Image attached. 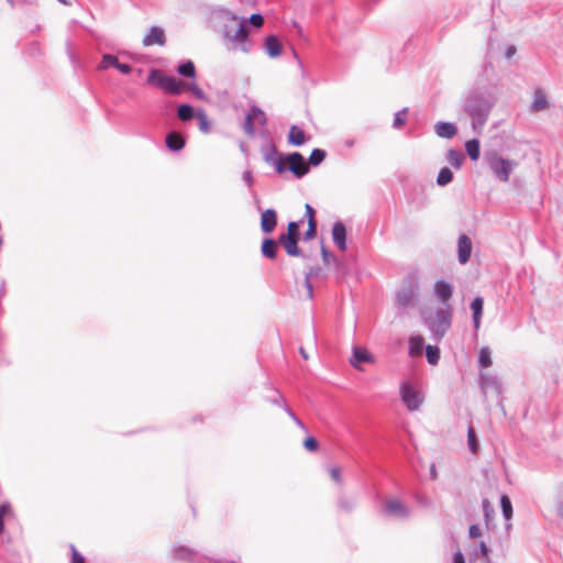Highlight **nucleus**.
<instances>
[{"label": "nucleus", "mask_w": 563, "mask_h": 563, "mask_svg": "<svg viewBox=\"0 0 563 563\" xmlns=\"http://www.w3.org/2000/svg\"><path fill=\"white\" fill-rule=\"evenodd\" d=\"M249 22L255 27H261L264 24V18L261 14L255 13L250 16Z\"/></svg>", "instance_id": "obj_49"}, {"label": "nucleus", "mask_w": 563, "mask_h": 563, "mask_svg": "<svg viewBox=\"0 0 563 563\" xmlns=\"http://www.w3.org/2000/svg\"><path fill=\"white\" fill-rule=\"evenodd\" d=\"M486 163L494 176L504 183L509 180L511 173L517 168L518 162L505 158L497 152H489L485 155Z\"/></svg>", "instance_id": "obj_3"}, {"label": "nucleus", "mask_w": 563, "mask_h": 563, "mask_svg": "<svg viewBox=\"0 0 563 563\" xmlns=\"http://www.w3.org/2000/svg\"><path fill=\"white\" fill-rule=\"evenodd\" d=\"M453 563H465L464 556L460 551L454 553Z\"/></svg>", "instance_id": "obj_58"}, {"label": "nucleus", "mask_w": 563, "mask_h": 563, "mask_svg": "<svg viewBox=\"0 0 563 563\" xmlns=\"http://www.w3.org/2000/svg\"><path fill=\"white\" fill-rule=\"evenodd\" d=\"M479 385L481 388L484 391H495L496 394L501 393V383L497 375L488 373V372H481L479 374Z\"/></svg>", "instance_id": "obj_10"}, {"label": "nucleus", "mask_w": 563, "mask_h": 563, "mask_svg": "<svg viewBox=\"0 0 563 563\" xmlns=\"http://www.w3.org/2000/svg\"><path fill=\"white\" fill-rule=\"evenodd\" d=\"M453 179V173L449 167H443L440 169L439 175L437 177V184L439 186H446Z\"/></svg>", "instance_id": "obj_33"}, {"label": "nucleus", "mask_w": 563, "mask_h": 563, "mask_svg": "<svg viewBox=\"0 0 563 563\" xmlns=\"http://www.w3.org/2000/svg\"><path fill=\"white\" fill-rule=\"evenodd\" d=\"M452 292H453V287L451 284H449L444 280H439L435 283L434 294L440 301L446 302L451 298Z\"/></svg>", "instance_id": "obj_19"}, {"label": "nucleus", "mask_w": 563, "mask_h": 563, "mask_svg": "<svg viewBox=\"0 0 563 563\" xmlns=\"http://www.w3.org/2000/svg\"><path fill=\"white\" fill-rule=\"evenodd\" d=\"M115 68L121 71L122 74H129L131 71V66L128 65V64H121V63H117L115 65Z\"/></svg>", "instance_id": "obj_55"}, {"label": "nucleus", "mask_w": 563, "mask_h": 563, "mask_svg": "<svg viewBox=\"0 0 563 563\" xmlns=\"http://www.w3.org/2000/svg\"><path fill=\"white\" fill-rule=\"evenodd\" d=\"M177 114L181 121H188L196 115V112H194L192 107L189 104H180L177 109Z\"/></svg>", "instance_id": "obj_35"}, {"label": "nucleus", "mask_w": 563, "mask_h": 563, "mask_svg": "<svg viewBox=\"0 0 563 563\" xmlns=\"http://www.w3.org/2000/svg\"><path fill=\"white\" fill-rule=\"evenodd\" d=\"M500 506H501V510H503V515H504L505 519L510 520L512 517V506H511V501L508 496H506V495L501 496Z\"/></svg>", "instance_id": "obj_36"}, {"label": "nucleus", "mask_w": 563, "mask_h": 563, "mask_svg": "<svg viewBox=\"0 0 563 563\" xmlns=\"http://www.w3.org/2000/svg\"><path fill=\"white\" fill-rule=\"evenodd\" d=\"M13 518L11 505L5 501L0 505V536H4V525Z\"/></svg>", "instance_id": "obj_23"}, {"label": "nucleus", "mask_w": 563, "mask_h": 563, "mask_svg": "<svg viewBox=\"0 0 563 563\" xmlns=\"http://www.w3.org/2000/svg\"><path fill=\"white\" fill-rule=\"evenodd\" d=\"M430 473H431L432 478H437V470H435L434 465L431 466Z\"/></svg>", "instance_id": "obj_63"}, {"label": "nucleus", "mask_w": 563, "mask_h": 563, "mask_svg": "<svg viewBox=\"0 0 563 563\" xmlns=\"http://www.w3.org/2000/svg\"><path fill=\"white\" fill-rule=\"evenodd\" d=\"M243 180L245 181V184L251 187L252 184H253V177H252V174L251 172L246 170L243 173V176H242Z\"/></svg>", "instance_id": "obj_56"}, {"label": "nucleus", "mask_w": 563, "mask_h": 563, "mask_svg": "<svg viewBox=\"0 0 563 563\" xmlns=\"http://www.w3.org/2000/svg\"><path fill=\"white\" fill-rule=\"evenodd\" d=\"M423 350V338L421 335H412L409 339V354L411 356H420Z\"/></svg>", "instance_id": "obj_28"}, {"label": "nucleus", "mask_w": 563, "mask_h": 563, "mask_svg": "<svg viewBox=\"0 0 563 563\" xmlns=\"http://www.w3.org/2000/svg\"><path fill=\"white\" fill-rule=\"evenodd\" d=\"M481 553L486 556L487 553H488V548L486 547V544L484 542L481 543Z\"/></svg>", "instance_id": "obj_61"}, {"label": "nucleus", "mask_w": 563, "mask_h": 563, "mask_svg": "<svg viewBox=\"0 0 563 563\" xmlns=\"http://www.w3.org/2000/svg\"><path fill=\"white\" fill-rule=\"evenodd\" d=\"M277 223V216L275 210L267 209L261 216V229L264 233H271L274 231Z\"/></svg>", "instance_id": "obj_18"}, {"label": "nucleus", "mask_w": 563, "mask_h": 563, "mask_svg": "<svg viewBox=\"0 0 563 563\" xmlns=\"http://www.w3.org/2000/svg\"><path fill=\"white\" fill-rule=\"evenodd\" d=\"M164 78H165V75L161 70L153 69L150 71L147 81L150 84H154V85H157L161 87Z\"/></svg>", "instance_id": "obj_42"}, {"label": "nucleus", "mask_w": 563, "mask_h": 563, "mask_svg": "<svg viewBox=\"0 0 563 563\" xmlns=\"http://www.w3.org/2000/svg\"><path fill=\"white\" fill-rule=\"evenodd\" d=\"M493 107L494 101L482 93H472L464 100L463 111L470 118L475 134H482Z\"/></svg>", "instance_id": "obj_2"}, {"label": "nucleus", "mask_w": 563, "mask_h": 563, "mask_svg": "<svg viewBox=\"0 0 563 563\" xmlns=\"http://www.w3.org/2000/svg\"><path fill=\"white\" fill-rule=\"evenodd\" d=\"M467 442H468L470 450L473 453H476L478 443H477L475 430L473 428H470L467 431Z\"/></svg>", "instance_id": "obj_45"}, {"label": "nucleus", "mask_w": 563, "mask_h": 563, "mask_svg": "<svg viewBox=\"0 0 563 563\" xmlns=\"http://www.w3.org/2000/svg\"><path fill=\"white\" fill-rule=\"evenodd\" d=\"M324 157L325 152L323 150L316 148L310 154L309 164L317 166L324 159Z\"/></svg>", "instance_id": "obj_41"}, {"label": "nucleus", "mask_w": 563, "mask_h": 563, "mask_svg": "<svg viewBox=\"0 0 563 563\" xmlns=\"http://www.w3.org/2000/svg\"><path fill=\"white\" fill-rule=\"evenodd\" d=\"M3 560L5 563H31L30 555H24L22 553V547L19 544L7 547L4 549Z\"/></svg>", "instance_id": "obj_11"}, {"label": "nucleus", "mask_w": 563, "mask_h": 563, "mask_svg": "<svg viewBox=\"0 0 563 563\" xmlns=\"http://www.w3.org/2000/svg\"><path fill=\"white\" fill-rule=\"evenodd\" d=\"M288 141L295 146H300L307 141V137L300 128L292 125L289 130Z\"/></svg>", "instance_id": "obj_26"}, {"label": "nucleus", "mask_w": 563, "mask_h": 563, "mask_svg": "<svg viewBox=\"0 0 563 563\" xmlns=\"http://www.w3.org/2000/svg\"><path fill=\"white\" fill-rule=\"evenodd\" d=\"M306 216L308 218V222L314 220V210L310 205H306Z\"/></svg>", "instance_id": "obj_57"}, {"label": "nucleus", "mask_w": 563, "mask_h": 563, "mask_svg": "<svg viewBox=\"0 0 563 563\" xmlns=\"http://www.w3.org/2000/svg\"><path fill=\"white\" fill-rule=\"evenodd\" d=\"M332 239L335 245L341 250H346V229L342 222H335L332 228Z\"/></svg>", "instance_id": "obj_15"}, {"label": "nucleus", "mask_w": 563, "mask_h": 563, "mask_svg": "<svg viewBox=\"0 0 563 563\" xmlns=\"http://www.w3.org/2000/svg\"><path fill=\"white\" fill-rule=\"evenodd\" d=\"M177 70L180 75L186 77H195L196 75L195 65L190 60L179 65Z\"/></svg>", "instance_id": "obj_40"}, {"label": "nucleus", "mask_w": 563, "mask_h": 563, "mask_svg": "<svg viewBox=\"0 0 563 563\" xmlns=\"http://www.w3.org/2000/svg\"><path fill=\"white\" fill-rule=\"evenodd\" d=\"M306 287H307V295L309 298H312V287L309 282V275L306 276Z\"/></svg>", "instance_id": "obj_60"}, {"label": "nucleus", "mask_w": 563, "mask_h": 563, "mask_svg": "<svg viewBox=\"0 0 563 563\" xmlns=\"http://www.w3.org/2000/svg\"><path fill=\"white\" fill-rule=\"evenodd\" d=\"M285 164H287L285 162V158L284 159L283 158H278V159H276L274 162V165H275V168H276L277 173L282 174V173H284L286 170V165Z\"/></svg>", "instance_id": "obj_53"}, {"label": "nucleus", "mask_w": 563, "mask_h": 563, "mask_svg": "<svg viewBox=\"0 0 563 563\" xmlns=\"http://www.w3.org/2000/svg\"><path fill=\"white\" fill-rule=\"evenodd\" d=\"M255 122L254 120L249 117V114L246 115L245 118V122H244V131L246 134L249 135H253L254 134V131H255Z\"/></svg>", "instance_id": "obj_48"}, {"label": "nucleus", "mask_w": 563, "mask_h": 563, "mask_svg": "<svg viewBox=\"0 0 563 563\" xmlns=\"http://www.w3.org/2000/svg\"><path fill=\"white\" fill-rule=\"evenodd\" d=\"M426 355L429 364L437 365L440 360V350L433 345L426 346Z\"/></svg>", "instance_id": "obj_34"}, {"label": "nucleus", "mask_w": 563, "mask_h": 563, "mask_svg": "<svg viewBox=\"0 0 563 563\" xmlns=\"http://www.w3.org/2000/svg\"><path fill=\"white\" fill-rule=\"evenodd\" d=\"M166 145L172 151H179L184 147L185 141L180 134L172 132L166 137Z\"/></svg>", "instance_id": "obj_27"}, {"label": "nucleus", "mask_w": 563, "mask_h": 563, "mask_svg": "<svg viewBox=\"0 0 563 563\" xmlns=\"http://www.w3.org/2000/svg\"><path fill=\"white\" fill-rule=\"evenodd\" d=\"M465 150L472 161H477L479 157V141L476 139L466 141Z\"/></svg>", "instance_id": "obj_31"}, {"label": "nucleus", "mask_w": 563, "mask_h": 563, "mask_svg": "<svg viewBox=\"0 0 563 563\" xmlns=\"http://www.w3.org/2000/svg\"><path fill=\"white\" fill-rule=\"evenodd\" d=\"M308 227L309 228H308L307 232L305 233V239L306 240H310V239L314 238L316 231H317V229H316V221L314 220L309 221Z\"/></svg>", "instance_id": "obj_50"}, {"label": "nucleus", "mask_w": 563, "mask_h": 563, "mask_svg": "<svg viewBox=\"0 0 563 563\" xmlns=\"http://www.w3.org/2000/svg\"><path fill=\"white\" fill-rule=\"evenodd\" d=\"M71 563H85V558L71 545Z\"/></svg>", "instance_id": "obj_51"}, {"label": "nucleus", "mask_w": 563, "mask_h": 563, "mask_svg": "<svg viewBox=\"0 0 563 563\" xmlns=\"http://www.w3.org/2000/svg\"><path fill=\"white\" fill-rule=\"evenodd\" d=\"M468 533H470V537H471L472 539H476V538L481 537L482 531H481V529H479V527H478V526L473 525V526H471V527H470V531H468Z\"/></svg>", "instance_id": "obj_54"}, {"label": "nucleus", "mask_w": 563, "mask_h": 563, "mask_svg": "<svg viewBox=\"0 0 563 563\" xmlns=\"http://www.w3.org/2000/svg\"><path fill=\"white\" fill-rule=\"evenodd\" d=\"M196 118L199 121V129L203 133H208L210 131V122L208 117L203 110L196 111Z\"/></svg>", "instance_id": "obj_37"}, {"label": "nucleus", "mask_w": 563, "mask_h": 563, "mask_svg": "<svg viewBox=\"0 0 563 563\" xmlns=\"http://www.w3.org/2000/svg\"><path fill=\"white\" fill-rule=\"evenodd\" d=\"M117 63H118V58L114 55L104 54L102 56V59H101L100 64L98 65V69L99 70H106L110 66L115 67Z\"/></svg>", "instance_id": "obj_39"}, {"label": "nucleus", "mask_w": 563, "mask_h": 563, "mask_svg": "<svg viewBox=\"0 0 563 563\" xmlns=\"http://www.w3.org/2000/svg\"><path fill=\"white\" fill-rule=\"evenodd\" d=\"M265 49L269 57L276 58L282 54V44L275 35H269L265 40Z\"/></svg>", "instance_id": "obj_21"}, {"label": "nucleus", "mask_w": 563, "mask_h": 563, "mask_svg": "<svg viewBox=\"0 0 563 563\" xmlns=\"http://www.w3.org/2000/svg\"><path fill=\"white\" fill-rule=\"evenodd\" d=\"M196 555L197 553L186 545L176 544L172 549V556L178 562H190Z\"/></svg>", "instance_id": "obj_13"}, {"label": "nucleus", "mask_w": 563, "mask_h": 563, "mask_svg": "<svg viewBox=\"0 0 563 563\" xmlns=\"http://www.w3.org/2000/svg\"><path fill=\"white\" fill-rule=\"evenodd\" d=\"M423 319L437 341L444 336L451 325V312L443 308L434 313H424Z\"/></svg>", "instance_id": "obj_5"}, {"label": "nucleus", "mask_w": 563, "mask_h": 563, "mask_svg": "<svg viewBox=\"0 0 563 563\" xmlns=\"http://www.w3.org/2000/svg\"><path fill=\"white\" fill-rule=\"evenodd\" d=\"M548 98L542 90H537L533 95V100L531 103V111L539 112L545 110L548 108Z\"/></svg>", "instance_id": "obj_24"}, {"label": "nucleus", "mask_w": 563, "mask_h": 563, "mask_svg": "<svg viewBox=\"0 0 563 563\" xmlns=\"http://www.w3.org/2000/svg\"><path fill=\"white\" fill-rule=\"evenodd\" d=\"M417 284L413 280H406L396 294L395 303L398 308L409 307L415 299L417 292Z\"/></svg>", "instance_id": "obj_7"}, {"label": "nucleus", "mask_w": 563, "mask_h": 563, "mask_svg": "<svg viewBox=\"0 0 563 563\" xmlns=\"http://www.w3.org/2000/svg\"><path fill=\"white\" fill-rule=\"evenodd\" d=\"M297 242L298 239H292L289 236H279V243L283 245L287 254L290 256H298L300 254Z\"/></svg>", "instance_id": "obj_25"}, {"label": "nucleus", "mask_w": 563, "mask_h": 563, "mask_svg": "<svg viewBox=\"0 0 563 563\" xmlns=\"http://www.w3.org/2000/svg\"><path fill=\"white\" fill-rule=\"evenodd\" d=\"M330 478L338 485L343 484L342 470L339 466H331L329 468Z\"/></svg>", "instance_id": "obj_43"}, {"label": "nucleus", "mask_w": 563, "mask_h": 563, "mask_svg": "<svg viewBox=\"0 0 563 563\" xmlns=\"http://www.w3.org/2000/svg\"><path fill=\"white\" fill-rule=\"evenodd\" d=\"M457 254L459 262L461 264H466L470 261L472 254V242L465 234L461 235L457 240Z\"/></svg>", "instance_id": "obj_12"}, {"label": "nucleus", "mask_w": 563, "mask_h": 563, "mask_svg": "<svg viewBox=\"0 0 563 563\" xmlns=\"http://www.w3.org/2000/svg\"><path fill=\"white\" fill-rule=\"evenodd\" d=\"M187 89L190 90L197 99L202 100V101L208 100L207 95L197 85H195V84L188 85Z\"/></svg>", "instance_id": "obj_47"}, {"label": "nucleus", "mask_w": 563, "mask_h": 563, "mask_svg": "<svg viewBox=\"0 0 563 563\" xmlns=\"http://www.w3.org/2000/svg\"><path fill=\"white\" fill-rule=\"evenodd\" d=\"M483 306H484V300L482 297H476L471 302V310L473 312V323H474V328L476 330L479 329V327H481V320H482V316H483Z\"/></svg>", "instance_id": "obj_22"}, {"label": "nucleus", "mask_w": 563, "mask_h": 563, "mask_svg": "<svg viewBox=\"0 0 563 563\" xmlns=\"http://www.w3.org/2000/svg\"><path fill=\"white\" fill-rule=\"evenodd\" d=\"M24 54L30 56V57H32V55H33V46H32V44L29 45V47L25 49Z\"/></svg>", "instance_id": "obj_62"}, {"label": "nucleus", "mask_w": 563, "mask_h": 563, "mask_svg": "<svg viewBox=\"0 0 563 563\" xmlns=\"http://www.w3.org/2000/svg\"><path fill=\"white\" fill-rule=\"evenodd\" d=\"M407 109H402L395 113L393 126L395 129H400L406 123Z\"/></svg>", "instance_id": "obj_44"}, {"label": "nucleus", "mask_w": 563, "mask_h": 563, "mask_svg": "<svg viewBox=\"0 0 563 563\" xmlns=\"http://www.w3.org/2000/svg\"><path fill=\"white\" fill-rule=\"evenodd\" d=\"M303 445L308 451H314L318 448V442L313 438H307Z\"/></svg>", "instance_id": "obj_52"}, {"label": "nucleus", "mask_w": 563, "mask_h": 563, "mask_svg": "<svg viewBox=\"0 0 563 563\" xmlns=\"http://www.w3.org/2000/svg\"><path fill=\"white\" fill-rule=\"evenodd\" d=\"M434 133L442 139H452L457 133V128L454 123L439 121L433 126Z\"/></svg>", "instance_id": "obj_14"}, {"label": "nucleus", "mask_w": 563, "mask_h": 563, "mask_svg": "<svg viewBox=\"0 0 563 563\" xmlns=\"http://www.w3.org/2000/svg\"><path fill=\"white\" fill-rule=\"evenodd\" d=\"M280 236H289L292 239H298L299 236V225L297 222H289L287 227V232L282 234Z\"/></svg>", "instance_id": "obj_46"}, {"label": "nucleus", "mask_w": 563, "mask_h": 563, "mask_svg": "<svg viewBox=\"0 0 563 563\" xmlns=\"http://www.w3.org/2000/svg\"><path fill=\"white\" fill-rule=\"evenodd\" d=\"M185 85L177 80L175 77L166 76L163 79L161 88L165 89L169 93L178 95L183 91Z\"/></svg>", "instance_id": "obj_20"}, {"label": "nucleus", "mask_w": 563, "mask_h": 563, "mask_svg": "<svg viewBox=\"0 0 563 563\" xmlns=\"http://www.w3.org/2000/svg\"><path fill=\"white\" fill-rule=\"evenodd\" d=\"M374 362L375 357L368 352L367 349L356 345L353 346L350 363L354 368L363 371V367L361 366L362 363L372 364Z\"/></svg>", "instance_id": "obj_9"}, {"label": "nucleus", "mask_w": 563, "mask_h": 563, "mask_svg": "<svg viewBox=\"0 0 563 563\" xmlns=\"http://www.w3.org/2000/svg\"><path fill=\"white\" fill-rule=\"evenodd\" d=\"M516 54V47L514 45H510L507 47L505 56L507 58H511Z\"/></svg>", "instance_id": "obj_59"}, {"label": "nucleus", "mask_w": 563, "mask_h": 563, "mask_svg": "<svg viewBox=\"0 0 563 563\" xmlns=\"http://www.w3.org/2000/svg\"><path fill=\"white\" fill-rule=\"evenodd\" d=\"M164 45L165 44V33L164 30L157 26L151 27L148 34H146L143 38V45Z\"/></svg>", "instance_id": "obj_17"}, {"label": "nucleus", "mask_w": 563, "mask_h": 563, "mask_svg": "<svg viewBox=\"0 0 563 563\" xmlns=\"http://www.w3.org/2000/svg\"><path fill=\"white\" fill-rule=\"evenodd\" d=\"M276 252H277V243H276V241H274L272 239H266V240L263 241L262 254L265 257L274 258L276 256Z\"/></svg>", "instance_id": "obj_29"}, {"label": "nucleus", "mask_w": 563, "mask_h": 563, "mask_svg": "<svg viewBox=\"0 0 563 563\" xmlns=\"http://www.w3.org/2000/svg\"><path fill=\"white\" fill-rule=\"evenodd\" d=\"M249 117H251L254 120V122L258 125L266 124V115L257 107H252L251 111L249 112Z\"/></svg>", "instance_id": "obj_38"}, {"label": "nucleus", "mask_w": 563, "mask_h": 563, "mask_svg": "<svg viewBox=\"0 0 563 563\" xmlns=\"http://www.w3.org/2000/svg\"><path fill=\"white\" fill-rule=\"evenodd\" d=\"M321 254H322V260H323L324 264L333 265L338 275H341V276L347 275L349 271H347L345 264L341 260H339L335 256H333L332 254H330L324 247H322Z\"/></svg>", "instance_id": "obj_16"}, {"label": "nucleus", "mask_w": 563, "mask_h": 563, "mask_svg": "<svg viewBox=\"0 0 563 563\" xmlns=\"http://www.w3.org/2000/svg\"><path fill=\"white\" fill-rule=\"evenodd\" d=\"M4 291V282L0 279V298L3 296Z\"/></svg>", "instance_id": "obj_64"}, {"label": "nucleus", "mask_w": 563, "mask_h": 563, "mask_svg": "<svg viewBox=\"0 0 563 563\" xmlns=\"http://www.w3.org/2000/svg\"><path fill=\"white\" fill-rule=\"evenodd\" d=\"M448 162L455 168H460L464 162V155L456 150H449L446 154Z\"/></svg>", "instance_id": "obj_32"}, {"label": "nucleus", "mask_w": 563, "mask_h": 563, "mask_svg": "<svg viewBox=\"0 0 563 563\" xmlns=\"http://www.w3.org/2000/svg\"><path fill=\"white\" fill-rule=\"evenodd\" d=\"M400 398L409 411H418L424 402V395L418 383L404 380L399 386Z\"/></svg>", "instance_id": "obj_4"}, {"label": "nucleus", "mask_w": 563, "mask_h": 563, "mask_svg": "<svg viewBox=\"0 0 563 563\" xmlns=\"http://www.w3.org/2000/svg\"><path fill=\"white\" fill-rule=\"evenodd\" d=\"M285 162L287 163L289 170L298 178L306 175L309 170L308 164L305 162V158L300 153L295 152L288 154L285 157Z\"/></svg>", "instance_id": "obj_8"}, {"label": "nucleus", "mask_w": 563, "mask_h": 563, "mask_svg": "<svg viewBox=\"0 0 563 563\" xmlns=\"http://www.w3.org/2000/svg\"><path fill=\"white\" fill-rule=\"evenodd\" d=\"M219 16L225 22L223 25V36L231 44V49L249 53V30L245 19L235 15L227 9L220 10Z\"/></svg>", "instance_id": "obj_1"}, {"label": "nucleus", "mask_w": 563, "mask_h": 563, "mask_svg": "<svg viewBox=\"0 0 563 563\" xmlns=\"http://www.w3.org/2000/svg\"><path fill=\"white\" fill-rule=\"evenodd\" d=\"M478 364H479L481 368H487V367L492 366L493 360H492V351L489 347L484 346L479 350Z\"/></svg>", "instance_id": "obj_30"}, {"label": "nucleus", "mask_w": 563, "mask_h": 563, "mask_svg": "<svg viewBox=\"0 0 563 563\" xmlns=\"http://www.w3.org/2000/svg\"><path fill=\"white\" fill-rule=\"evenodd\" d=\"M384 514L396 519H407L411 509L399 498H387L384 501Z\"/></svg>", "instance_id": "obj_6"}]
</instances>
